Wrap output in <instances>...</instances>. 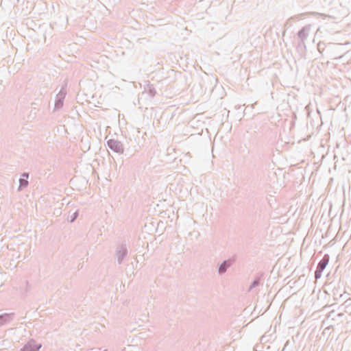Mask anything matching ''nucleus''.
<instances>
[{"label": "nucleus", "mask_w": 351, "mask_h": 351, "mask_svg": "<svg viewBox=\"0 0 351 351\" xmlns=\"http://www.w3.org/2000/svg\"><path fill=\"white\" fill-rule=\"evenodd\" d=\"M237 259V255L234 254L229 258L224 260L221 263H220L218 266L219 275L221 276L224 274L227 270L236 262Z\"/></svg>", "instance_id": "1"}, {"label": "nucleus", "mask_w": 351, "mask_h": 351, "mask_svg": "<svg viewBox=\"0 0 351 351\" xmlns=\"http://www.w3.org/2000/svg\"><path fill=\"white\" fill-rule=\"evenodd\" d=\"M330 260V256L328 254H324L322 258L319 262L317 269L315 271V278L316 280L320 278L322 275L323 271L325 269L326 266L328 265Z\"/></svg>", "instance_id": "2"}, {"label": "nucleus", "mask_w": 351, "mask_h": 351, "mask_svg": "<svg viewBox=\"0 0 351 351\" xmlns=\"http://www.w3.org/2000/svg\"><path fill=\"white\" fill-rule=\"evenodd\" d=\"M107 145L108 148L114 152H116L119 154H123L124 146L121 141L114 138H110L107 141Z\"/></svg>", "instance_id": "3"}, {"label": "nucleus", "mask_w": 351, "mask_h": 351, "mask_svg": "<svg viewBox=\"0 0 351 351\" xmlns=\"http://www.w3.org/2000/svg\"><path fill=\"white\" fill-rule=\"evenodd\" d=\"M66 94V92L62 87L56 97L54 110H58L62 108Z\"/></svg>", "instance_id": "4"}, {"label": "nucleus", "mask_w": 351, "mask_h": 351, "mask_svg": "<svg viewBox=\"0 0 351 351\" xmlns=\"http://www.w3.org/2000/svg\"><path fill=\"white\" fill-rule=\"evenodd\" d=\"M128 251L125 244H121L119 245L116 250V256L117 258L118 264L121 265L124 258L128 256Z\"/></svg>", "instance_id": "5"}, {"label": "nucleus", "mask_w": 351, "mask_h": 351, "mask_svg": "<svg viewBox=\"0 0 351 351\" xmlns=\"http://www.w3.org/2000/svg\"><path fill=\"white\" fill-rule=\"evenodd\" d=\"M40 348V344L37 343L34 339H30L21 349V351H39Z\"/></svg>", "instance_id": "6"}, {"label": "nucleus", "mask_w": 351, "mask_h": 351, "mask_svg": "<svg viewBox=\"0 0 351 351\" xmlns=\"http://www.w3.org/2000/svg\"><path fill=\"white\" fill-rule=\"evenodd\" d=\"M311 25H307L302 27L298 32L297 35L300 41H305L311 31Z\"/></svg>", "instance_id": "7"}, {"label": "nucleus", "mask_w": 351, "mask_h": 351, "mask_svg": "<svg viewBox=\"0 0 351 351\" xmlns=\"http://www.w3.org/2000/svg\"><path fill=\"white\" fill-rule=\"evenodd\" d=\"M28 178H29V173L24 172L21 174V178H19V186L18 187V191H21L23 189L26 188L28 184Z\"/></svg>", "instance_id": "8"}, {"label": "nucleus", "mask_w": 351, "mask_h": 351, "mask_svg": "<svg viewBox=\"0 0 351 351\" xmlns=\"http://www.w3.org/2000/svg\"><path fill=\"white\" fill-rule=\"evenodd\" d=\"M14 313H3L0 315V327L12 320Z\"/></svg>", "instance_id": "9"}, {"label": "nucleus", "mask_w": 351, "mask_h": 351, "mask_svg": "<svg viewBox=\"0 0 351 351\" xmlns=\"http://www.w3.org/2000/svg\"><path fill=\"white\" fill-rule=\"evenodd\" d=\"M262 276H263V274H259L255 277V278L251 282V284L247 289V292L252 291L254 289L256 288L261 284Z\"/></svg>", "instance_id": "10"}, {"label": "nucleus", "mask_w": 351, "mask_h": 351, "mask_svg": "<svg viewBox=\"0 0 351 351\" xmlns=\"http://www.w3.org/2000/svg\"><path fill=\"white\" fill-rule=\"evenodd\" d=\"M305 41H299L297 45V50L302 56H304L306 52Z\"/></svg>", "instance_id": "11"}, {"label": "nucleus", "mask_w": 351, "mask_h": 351, "mask_svg": "<svg viewBox=\"0 0 351 351\" xmlns=\"http://www.w3.org/2000/svg\"><path fill=\"white\" fill-rule=\"evenodd\" d=\"M147 93L149 95L150 97H154L156 94V89L151 85L148 86L147 88L145 90Z\"/></svg>", "instance_id": "12"}, {"label": "nucleus", "mask_w": 351, "mask_h": 351, "mask_svg": "<svg viewBox=\"0 0 351 351\" xmlns=\"http://www.w3.org/2000/svg\"><path fill=\"white\" fill-rule=\"evenodd\" d=\"M79 216V210H76L75 212H73L69 217V221L71 223L74 222L77 218Z\"/></svg>", "instance_id": "13"}, {"label": "nucleus", "mask_w": 351, "mask_h": 351, "mask_svg": "<svg viewBox=\"0 0 351 351\" xmlns=\"http://www.w3.org/2000/svg\"><path fill=\"white\" fill-rule=\"evenodd\" d=\"M317 50L319 53H322L326 48V44L324 42L319 41L317 44Z\"/></svg>", "instance_id": "14"}, {"label": "nucleus", "mask_w": 351, "mask_h": 351, "mask_svg": "<svg viewBox=\"0 0 351 351\" xmlns=\"http://www.w3.org/2000/svg\"><path fill=\"white\" fill-rule=\"evenodd\" d=\"M138 146H134L132 149H130V147L126 149V152H128V154L132 156L138 151Z\"/></svg>", "instance_id": "15"}, {"label": "nucleus", "mask_w": 351, "mask_h": 351, "mask_svg": "<svg viewBox=\"0 0 351 351\" xmlns=\"http://www.w3.org/2000/svg\"><path fill=\"white\" fill-rule=\"evenodd\" d=\"M143 322L148 321V313H144L142 315V317L139 318Z\"/></svg>", "instance_id": "16"}, {"label": "nucleus", "mask_w": 351, "mask_h": 351, "mask_svg": "<svg viewBox=\"0 0 351 351\" xmlns=\"http://www.w3.org/2000/svg\"><path fill=\"white\" fill-rule=\"evenodd\" d=\"M78 268L80 269V268H82V265H81L80 264L78 266Z\"/></svg>", "instance_id": "17"}, {"label": "nucleus", "mask_w": 351, "mask_h": 351, "mask_svg": "<svg viewBox=\"0 0 351 351\" xmlns=\"http://www.w3.org/2000/svg\"><path fill=\"white\" fill-rule=\"evenodd\" d=\"M348 301H351V299H348L346 301V302H348Z\"/></svg>", "instance_id": "18"}, {"label": "nucleus", "mask_w": 351, "mask_h": 351, "mask_svg": "<svg viewBox=\"0 0 351 351\" xmlns=\"http://www.w3.org/2000/svg\"><path fill=\"white\" fill-rule=\"evenodd\" d=\"M104 351H106V350H104Z\"/></svg>", "instance_id": "19"}]
</instances>
